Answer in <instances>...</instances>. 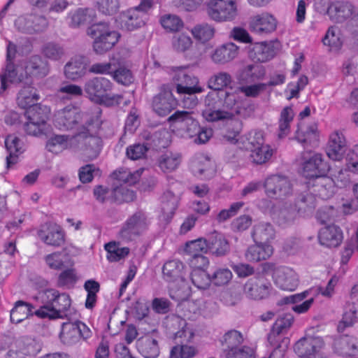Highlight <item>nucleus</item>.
I'll use <instances>...</instances> for the list:
<instances>
[{"label":"nucleus","mask_w":358,"mask_h":358,"mask_svg":"<svg viewBox=\"0 0 358 358\" xmlns=\"http://www.w3.org/2000/svg\"><path fill=\"white\" fill-rule=\"evenodd\" d=\"M231 82V76L226 72H220L208 80V87L213 89L206 97V108L203 117L208 122L232 119L235 115L245 117L247 114L236 101L238 94L231 88L222 90Z\"/></svg>","instance_id":"nucleus-1"},{"label":"nucleus","mask_w":358,"mask_h":358,"mask_svg":"<svg viewBox=\"0 0 358 358\" xmlns=\"http://www.w3.org/2000/svg\"><path fill=\"white\" fill-rule=\"evenodd\" d=\"M79 131L74 136L53 135L45 144L47 150L53 154H59L65 150H83L90 158L97 156L101 147V139L96 136H83Z\"/></svg>","instance_id":"nucleus-2"},{"label":"nucleus","mask_w":358,"mask_h":358,"mask_svg":"<svg viewBox=\"0 0 358 358\" xmlns=\"http://www.w3.org/2000/svg\"><path fill=\"white\" fill-rule=\"evenodd\" d=\"M15 46L9 43L7 46V62L8 64L4 71L0 73L1 86L0 94H2L8 87V83H17L28 80V76L32 74L36 76H45L48 71L45 66H41L43 63L40 57L35 56L31 58L28 64H21L14 67L10 61L15 56Z\"/></svg>","instance_id":"nucleus-3"},{"label":"nucleus","mask_w":358,"mask_h":358,"mask_svg":"<svg viewBox=\"0 0 358 358\" xmlns=\"http://www.w3.org/2000/svg\"><path fill=\"white\" fill-rule=\"evenodd\" d=\"M41 299L44 303L34 314L40 318L55 319L62 317V314L71 306V299L66 294H59L54 289H46L39 293L36 299Z\"/></svg>","instance_id":"nucleus-4"},{"label":"nucleus","mask_w":358,"mask_h":358,"mask_svg":"<svg viewBox=\"0 0 358 358\" xmlns=\"http://www.w3.org/2000/svg\"><path fill=\"white\" fill-rule=\"evenodd\" d=\"M171 75L173 80L178 83L176 86L177 92L188 95L183 101L184 106L194 108L197 103L194 94L203 92V88L198 85L199 79L189 73L187 66L173 68Z\"/></svg>","instance_id":"nucleus-5"},{"label":"nucleus","mask_w":358,"mask_h":358,"mask_svg":"<svg viewBox=\"0 0 358 358\" xmlns=\"http://www.w3.org/2000/svg\"><path fill=\"white\" fill-rule=\"evenodd\" d=\"M301 174L306 178L316 179L317 185L313 192L322 187V180L330 171V165L321 153L305 152L300 163Z\"/></svg>","instance_id":"nucleus-6"},{"label":"nucleus","mask_w":358,"mask_h":358,"mask_svg":"<svg viewBox=\"0 0 358 358\" xmlns=\"http://www.w3.org/2000/svg\"><path fill=\"white\" fill-rule=\"evenodd\" d=\"M112 87L109 80L94 78L85 83V92L92 101L106 106H113L118 105L122 97L119 94H110Z\"/></svg>","instance_id":"nucleus-7"},{"label":"nucleus","mask_w":358,"mask_h":358,"mask_svg":"<svg viewBox=\"0 0 358 358\" xmlns=\"http://www.w3.org/2000/svg\"><path fill=\"white\" fill-rule=\"evenodd\" d=\"M85 114L80 110L72 105H69L55 112L54 124L55 127L62 131H69L76 129L78 133L83 132V136H93L91 129L83 124Z\"/></svg>","instance_id":"nucleus-8"},{"label":"nucleus","mask_w":358,"mask_h":358,"mask_svg":"<svg viewBox=\"0 0 358 358\" xmlns=\"http://www.w3.org/2000/svg\"><path fill=\"white\" fill-rule=\"evenodd\" d=\"M263 271L271 275L275 286L282 290L292 292L299 285L298 273L290 267L277 266L268 262L263 264Z\"/></svg>","instance_id":"nucleus-9"},{"label":"nucleus","mask_w":358,"mask_h":358,"mask_svg":"<svg viewBox=\"0 0 358 358\" xmlns=\"http://www.w3.org/2000/svg\"><path fill=\"white\" fill-rule=\"evenodd\" d=\"M50 112L48 106L41 104L27 108L25 113L27 119L24 125L26 132L32 136L46 134L50 129L48 124Z\"/></svg>","instance_id":"nucleus-10"},{"label":"nucleus","mask_w":358,"mask_h":358,"mask_svg":"<svg viewBox=\"0 0 358 358\" xmlns=\"http://www.w3.org/2000/svg\"><path fill=\"white\" fill-rule=\"evenodd\" d=\"M88 34L94 38L93 48L96 52L103 53L110 50L118 41L120 35L112 30L107 23L94 24Z\"/></svg>","instance_id":"nucleus-11"},{"label":"nucleus","mask_w":358,"mask_h":358,"mask_svg":"<svg viewBox=\"0 0 358 358\" xmlns=\"http://www.w3.org/2000/svg\"><path fill=\"white\" fill-rule=\"evenodd\" d=\"M233 117L232 118H234ZM235 124L234 128L228 129L224 138L231 143L237 144L241 148L248 149L250 146L256 147L264 145V134L263 131L252 129L248 134L238 138L242 129V123L240 120L231 119Z\"/></svg>","instance_id":"nucleus-12"},{"label":"nucleus","mask_w":358,"mask_h":358,"mask_svg":"<svg viewBox=\"0 0 358 358\" xmlns=\"http://www.w3.org/2000/svg\"><path fill=\"white\" fill-rule=\"evenodd\" d=\"M314 331V328L308 329L305 336L295 343L294 352L299 358H322L324 342Z\"/></svg>","instance_id":"nucleus-13"},{"label":"nucleus","mask_w":358,"mask_h":358,"mask_svg":"<svg viewBox=\"0 0 358 358\" xmlns=\"http://www.w3.org/2000/svg\"><path fill=\"white\" fill-rule=\"evenodd\" d=\"M206 13L210 19L216 22H230L238 13L236 0H208L206 2Z\"/></svg>","instance_id":"nucleus-14"},{"label":"nucleus","mask_w":358,"mask_h":358,"mask_svg":"<svg viewBox=\"0 0 358 358\" xmlns=\"http://www.w3.org/2000/svg\"><path fill=\"white\" fill-rule=\"evenodd\" d=\"M169 120L171 122V127L176 134L185 138L194 140L200 125L191 115L186 111H178L171 115Z\"/></svg>","instance_id":"nucleus-15"},{"label":"nucleus","mask_w":358,"mask_h":358,"mask_svg":"<svg viewBox=\"0 0 358 358\" xmlns=\"http://www.w3.org/2000/svg\"><path fill=\"white\" fill-rule=\"evenodd\" d=\"M92 335V331L83 322H65L62 324L59 338L63 343L72 345L78 343L80 338L86 340Z\"/></svg>","instance_id":"nucleus-16"},{"label":"nucleus","mask_w":358,"mask_h":358,"mask_svg":"<svg viewBox=\"0 0 358 358\" xmlns=\"http://www.w3.org/2000/svg\"><path fill=\"white\" fill-rule=\"evenodd\" d=\"M266 195L277 199H283L292 194V186L288 178L274 175L268 177L264 182Z\"/></svg>","instance_id":"nucleus-17"},{"label":"nucleus","mask_w":358,"mask_h":358,"mask_svg":"<svg viewBox=\"0 0 358 358\" xmlns=\"http://www.w3.org/2000/svg\"><path fill=\"white\" fill-rule=\"evenodd\" d=\"M350 181V176L347 167L339 169L335 172L331 178L326 177L322 180V187L315 190L317 195L326 199L331 196L335 192V187H342L346 185Z\"/></svg>","instance_id":"nucleus-18"},{"label":"nucleus","mask_w":358,"mask_h":358,"mask_svg":"<svg viewBox=\"0 0 358 358\" xmlns=\"http://www.w3.org/2000/svg\"><path fill=\"white\" fill-rule=\"evenodd\" d=\"M347 141L341 131H334L329 136L326 153L330 159L341 161L348 152Z\"/></svg>","instance_id":"nucleus-19"},{"label":"nucleus","mask_w":358,"mask_h":358,"mask_svg":"<svg viewBox=\"0 0 358 358\" xmlns=\"http://www.w3.org/2000/svg\"><path fill=\"white\" fill-rule=\"evenodd\" d=\"M148 226V220L144 213H137L129 217L122 227L119 237L123 241H131Z\"/></svg>","instance_id":"nucleus-20"},{"label":"nucleus","mask_w":358,"mask_h":358,"mask_svg":"<svg viewBox=\"0 0 358 358\" xmlns=\"http://www.w3.org/2000/svg\"><path fill=\"white\" fill-rule=\"evenodd\" d=\"M313 288L302 292L288 296L284 299L287 304H290L291 309L298 315L306 313L312 307L315 295L313 294Z\"/></svg>","instance_id":"nucleus-21"},{"label":"nucleus","mask_w":358,"mask_h":358,"mask_svg":"<svg viewBox=\"0 0 358 358\" xmlns=\"http://www.w3.org/2000/svg\"><path fill=\"white\" fill-rule=\"evenodd\" d=\"M343 238V230L336 224H329L322 227L317 234L319 243L328 248L340 246Z\"/></svg>","instance_id":"nucleus-22"},{"label":"nucleus","mask_w":358,"mask_h":358,"mask_svg":"<svg viewBox=\"0 0 358 358\" xmlns=\"http://www.w3.org/2000/svg\"><path fill=\"white\" fill-rule=\"evenodd\" d=\"M272 290L269 282L262 278H250L244 285L243 292L249 299L261 300L267 298Z\"/></svg>","instance_id":"nucleus-23"},{"label":"nucleus","mask_w":358,"mask_h":358,"mask_svg":"<svg viewBox=\"0 0 358 358\" xmlns=\"http://www.w3.org/2000/svg\"><path fill=\"white\" fill-rule=\"evenodd\" d=\"M299 210H297L296 205L291 203H285L278 208H272L271 214L273 220L277 224L285 227L294 224Z\"/></svg>","instance_id":"nucleus-24"},{"label":"nucleus","mask_w":358,"mask_h":358,"mask_svg":"<svg viewBox=\"0 0 358 358\" xmlns=\"http://www.w3.org/2000/svg\"><path fill=\"white\" fill-rule=\"evenodd\" d=\"M248 48L250 58L259 62L269 61L277 52L275 44L272 42L250 43Z\"/></svg>","instance_id":"nucleus-25"},{"label":"nucleus","mask_w":358,"mask_h":358,"mask_svg":"<svg viewBox=\"0 0 358 358\" xmlns=\"http://www.w3.org/2000/svg\"><path fill=\"white\" fill-rule=\"evenodd\" d=\"M177 106V101L171 90L164 88L153 98L152 108L160 116H166Z\"/></svg>","instance_id":"nucleus-26"},{"label":"nucleus","mask_w":358,"mask_h":358,"mask_svg":"<svg viewBox=\"0 0 358 358\" xmlns=\"http://www.w3.org/2000/svg\"><path fill=\"white\" fill-rule=\"evenodd\" d=\"M278 21L271 14L264 12L252 17L250 21L251 29L259 34H268L276 29Z\"/></svg>","instance_id":"nucleus-27"},{"label":"nucleus","mask_w":358,"mask_h":358,"mask_svg":"<svg viewBox=\"0 0 358 358\" xmlns=\"http://www.w3.org/2000/svg\"><path fill=\"white\" fill-rule=\"evenodd\" d=\"M238 53V46L229 42L216 47L210 54V59L215 64H225L236 59Z\"/></svg>","instance_id":"nucleus-28"},{"label":"nucleus","mask_w":358,"mask_h":358,"mask_svg":"<svg viewBox=\"0 0 358 358\" xmlns=\"http://www.w3.org/2000/svg\"><path fill=\"white\" fill-rule=\"evenodd\" d=\"M5 145L9 153L6 157V166L10 169L18 162L19 157L25 151V145L19 137L10 134L6 138Z\"/></svg>","instance_id":"nucleus-29"},{"label":"nucleus","mask_w":358,"mask_h":358,"mask_svg":"<svg viewBox=\"0 0 358 358\" xmlns=\"http://www.w3.org/2000/svg\"><path fill=\"white\" fill-rule=\"evenodd\" d=\"M38 236L45 243L52 246H60L64 242V233L57 224L43 226L38 231Z\"/></svg>","instance_id":"nucleus-30"},{"label":"nucleus","mask_w":358,"mask_h":358,"mask_svg":"<svg viewBox=\"0 0 358 358\" xmlns=\"http://www.w3.org/2000/svg\"><path fill=\"white\" fill-rule=\"evenodd\" d=\"M191 169L196 176L203 178H209L215 173L214 163L203 154H198L194 157L191 162Z\"/></svg>","instance_id":"nucleus-31"},{"label":"nucleus","mask_w":358,"mask_h":358,"mask_svg":"<svg viewBox=\"0 0 358 358\" xmlns=\"http://www.w3.org/2000/svg\"><path fill=\"white\" fill-rule=\"evenodd\" d=\"M334 350L344 358L355 356L358 354V340L352 336H341L335 340Z\"/></svg>","instance_id":"nucleus-32"},{"label":"nucleus","mask_w":358,"mask_h":358,"mask_svg":"<svg viewBox=\"0 0 358 358\" xmlns=\"http://www.w3.org/2000/svg\"><path fill=\"white\" fill-rule=\"evenodd\" d=\"M296 138L302 143H306L313 146L316 145L320 139L318 124L315 122H313L306 125H299L296 134Z\"/></svg>","instance_id":"nucleus-33"},{"label":"nucleus","mask_w":358,"mask_h":358,"mask_svg":"<svg viewBox=\"0 0 358 358\" xmlns=\"http://www.w3.org/2000/svg\"><path fill=\"white\" fill-rule=\"evenodd\" d=\"M117 22L121 28L129 31L141 27L145 24V20L141 14L138 13V9L134 8L121 13Z\"/></svg>","instance_id":"nucleus-34"},{"label":"nucleus","mask_w":358,"mask_h":358,"mask_svg":"<svg viewBox=\"0 0 358 358\" xmlns=\"http://www.w3.org/2000/svg\"><path fill=\"white\" fill-rule=\"evenodd\" d=\"M185 266L182 262L173 259L166 262L163 266V275L166 280L169 282H183L185 275Z\"/></svg>","instance_id":"nucleus-35"},{"label":"nucleus","mask_w":358,"mask_h":358,"mask_svg":"<svg viewBox=\"0 0 358 358\" xmlns=\"http://www.w3.org/2000/svg\"><path fill=\"white\" fill-rule=\"evenodd\" d=\"M47 25L48 21L43 17H20L15 21V26L19 29L30 34L42 31Z\"/></svg>","instance_id":"nucleus-36"},{"label":"nucleus","mask_w":358,"mask_h":358,"mask_svg":"<svg viewBox=\"0 0 358 358\" xmlns=\"http://www.w3.org/2000/svg\"><path fill=\"white\" fill-rule=\"evenodd\" d=\"M266 74L265 69L263 66L258 64H249L243 67L238 74L239 80L250 83L262 80Z\"/></svg>","instance_id":"nucleus-37"},{"label":"nucleus","mask_w":358,"mask_h":358,"mask_svg":"<svg viewBox=\"0 0 358 358\" xmlns=\"http://www.w3.org/2000/svg\"><path fill=\"white\" fill-rule=\"evenodd\" d=\"M40 99L36 90L30 85L24 86L18 93L17 103L22 108H29L35 106Z\"/></svg>","instance_id":"nucleus-38"},{"label":"nucleus","mask_w":358,"mask_h":358,"mask_svg":"<svg viewBox=\"0 0 358 358\" xmlns=\"http://www.w3.org/2000/svg\"><path fill=\"white\" fill-rule=\"evenodd\" d=\"M137 348L145 358H157L159 354L157 341L149 336L140 338L137 342Z\"/></svg>","instance_id":"nucleus-39"},{"label":"nucleus","mask_w":358,"mask_h":358,"mask_svg":"<svg viewBox=\"0 0 358 358\" xmlns=\"http://www.w3.org/2000/svg\"><path fill=\"white\" fill-rule=\"evenodd\" d=\"M190 32L196 41L204 44L213 38L215 29L213 25L203 22L194 26Z\"/></svg>","instance_id":"nucleus-40"},{"label":"nucleus","mask_w":358,"mask_h":358,"mask_svg":"<svg viewBox=\"0 0 358 358\" xmlns=\"http://www.w3.org/2000/svg\"><path fill=\"white\" fill-rule=\"evenodd\" d=\"M323 44L328 46L331 51L339 50L343 43V36L341 29L336 26L330 27L322 39Z\"/></svg>","instance_id":"nucleus-41"},{"label":"nucleus","mask_w":358,"mask_h":358,"mask_svg":"<svg viewBox=\"0 0 358 358\" xmlns=\"http://www.w3.org/2000/svg\"><path fill=\"white\" fill-rule=\"evenodd\" d=\"M45 262L50 268L55 270L73 265V261L64 252H57L46 255Z\"/></svg>","instance_id":"nucleus-42"},{"label":"nucleus","mask_w":358,"mask_h":358,"mask_svg":"<svg viewBox=\"0 0 358 358\" xmlns=\"http://www.w3.org/2000/svg\"><path fill=\"white\" fill-rule=\"evenodd\" d=\"M107 252V259L110 262H119L126 258L129 254V248L122 246L120 242L111 241L104 246Z\"/></svg>","instance_id":"nucleus-43"},{"label":"nucleus","mask_w":358,"mask_h":358,"mask_svg":"<svg viewBox=\"0 0 358 358\" xmlns=\"http://www.w3.org/2000/svg\"><path fill=\"white\" fill-rule=\"evenodd\" d=\"M294 317L290 314L279 317L273 324L271 333L268 336V341L273 346L276 343V336L287 331L292 324Z\"/></svg>","instance_id":"nucleus-44"},{"label":"nucleus","mask_w":358,"mask_h":358,"mask_svg":"<svg viewBox=\"0 0 358 358\" xmlns=\"http://www.w3.org/2000/svg\"><path fill=\"white\" fill-rule=\"evenodd\" d=\"M85 66L84 58L78 56L67 63L64 68V73L67 78L76 80L85 74Z\"/></svg>","instance_id":"nucleus-45"},{"label":"nucleus","mask_w":358,"mask_h":358,"mask_svg":"<svg viewBox=\"0 0 358 358\" xmlns=\"http://www.w3.org/2000/svg\"><path fill=\"white\" fill-rule=\"evenodd\" d=\"M275 231L268 223H260L254 228L252 237L256 243H269L274 238Z\"/></svg>","instance_id":"nucleus-46"},{"label":"nucleus","mask_w":358,"mask_h":358,"mask_svg":"<svg viewBox=\"0 0 358 358\" xmlns=\"http://www.w3.org/2000/svg\"><path fill=\"white\" fill-rule=\"evenodd\" d=\"M33 309L31 304L18 301L10 311V320L13 323H20L33 315Z\"/></svg>","instance_id":"nucleus-47"},{"label":"nucleus","mask_w":358,"mask_h":358,"mask_svg":"<svg viewBox=\"0 0 358 358\" xmlns=\"http://www.w3.org/2000/svg\"><path fill=\"white\" fill-rule=\"evenodd\" d=\"M165 198L167 199L163 201L159 219L163 223H168L172 219L178 207V198L170 192L166 194Z\"/></svg>","instance_id":"nucleus-48"},{"label":"nucleus","mask_w":358,"mask_h":358,"mask_svg":"<svg viewBox=\"0 0 358 358\" xmlns=\"http://www.w3.org/2000/svg\"><path fill=\"white\" fill-rule=\"evenodd\" d=\"M95 13L91 8H79L70 13L69 24L71 27H77L84 23L92 22L94 18Z\"/></svg>","instance_id":"nucleus-49"},{"label":"nucleus","mask_w":358,"mask_h":358,"mask_svg":"<svg viewBox=\"0 0 358 358\" xmlns=\"http://www.w3.org/2000/svg\"><path fill=\"white\" fill-rule=\"evenodd\" d=\"M193 45L191 36L185 32L175 34L171 39V47L178 53H185L189 50Z\"/></svg>","instance_id":"nucleus-50"},{"label":"nucleus","mask_w":358,"mask_h":358,"mask_svg":"<svg viewBox=\"0 0 358 358\" xmlns=\"http://www.w3.org/2000/svg\"><path fill=\"white\" fill-rule=\"evenodd\" d=\"M274 153V150L268 144L254 147L250 159L254 164H263L268 162Z\"/></svg>","instance_id":"nucleus-51"},{"label":"nucleus","mask_w":358,"mask_h":358,"mask_svg":"<svg viewBox=\"0 0 358 358\" xmlns=\"http://www.w3.org/2000/svg\"><path fill=\"white\" fill-rule=\"evenodd\" d=\"M329 14L336 22H341L344 20L351 17L352 14V9L351 5L338 2L332 4L329 8Z\"/></svg>","instance_id":"nucleus-52"},{"label":"nucleus","mask_w":358,"mask_h":358,"mask_svg":"<svg viewBox=\"0 0 358 358\" xmlns=\"http://www.w3.org/2000/svg\"><path fill=\"white\" fill-rule=\"evenodd\" d=\"M208 243L203 238H198L186 243L184 252L191 258L206 253L208 250Z\"/></svg>","instance_id":"nucleus-53"},{"label":"nucleus","mask_w":358,"mask_h":358,"mask_svg":"<svg viewBox=\"0 0 358 358\" xmlns=\"http://www.w3.org/2000/svg\"><path fill=\"white\" fill-rule=\"evenodd\" d=\"M208 243L209 248L213 253L217 255H224L229 250V246L227 241L226 240L224 235L215 232L213 233L210 238Z\"/></svg>","instance_id":"nucleus-54"},{"label":"nucleus","mask_w":358,"mask_h":358,"mask_svg":"<svg viewBox=\"0 0 358 358\" xmlns=\"http://www.w3.org/2000/svg\"><path fill=\"white\" fill-rule=\"evenodd\" d=\"M358 319V308L355 303H348L345 306L342 320L338 325L339 331H343L345 327L353 325Z\"/></svg>","instance_id":"nucleus-55"},{"label":"nucleus","mask_w":358,"mask_h":358,"mask_svg":"<svg viewBox=\"0 0 358 358\" xmlns=\"http://www.w3.org/2000/svg\"><path fill=\"white\" fill-rule=\"evenodd\" d=\"M243 337L241 332L236 330H231L227 332L221 340L224 356L226 350L238 348V345L242 343Z\"/></svg>","instance_id":"nucleus-56"},{"label":"nucleus","mask_w":358,"mask_h":358,"mask_svg":"<svg viewBox=\"0 0 358 358\" xmlns=\"http://www.w3.org/2000/svg\"><path fill=\"white\" fill-rule=\"evenodd\" d=\"M266 85L264 83H258L254 84L251 85H248L245 87H241L238 90H235L237 92L238 96L236 97V101L238 103L239 106L242 108V110L247 114V116L245 117H248L249 116V113L247 110V108L245 107V104L240 101V93H243L246 96H252L255 97L259 94L260 92L265 90Z\"/></svg>","instance_id":"nucleus-57"},{"label":"nucleus","mask_w":358,"mask_h":358,"mask_svg":"<svg viewBox=\"0 0 358 358\" xmlns=\"http://www.w3.org/2000/svg\"><path fill=\"white\" fill-rule=\"evenodd\" d=\"M181 161V156L178 153L167 152L164 155L159 162V166L164 172H171L176 170Z\"/></svg>","instance_id":"nucleus-58"},{"label":"nucleus","mask_w":358,"mask_h":358,"mask_svg":"<svg viewBox=\"0 0 358 358\" xmlns=\"http://www.w3.org/2000/svg\"><path fill=\"white\" fill-rule=\"evenodd\" d=\"M258 249V245H252L250 246L246 253L245 258L249 262H259L262 260H265L269 258L273 252V247L271 245H266L264 248L262 249V253L257 252Z\"/></svg>","instance_id":"nucleus-59"},{"label":"nucleus","mask_w":358,"mask_h":358,"mask_svg":"<svg viewBox=\"0 0 358 358\" xmlns=\"http://www.w3.org/2000/svg\"><path fill=\"white\" fill-rule=\"evenodd\" d=\"M160 23L167 31H178L183 27L184 23L178 15L166 14L161 17Z\"/></svg>","instance_id":"nucleus-60"},{"label":"nucleus","mask_w":358,"mask_h":358,"mask_svg":"<svg viewBox=\"0 0 358 358\" xmlns=\"http://www.w3.org/2000/svg\"><path fill=\"white\" fill-rule=\"evenodd\" d=\"M191 280L198 289H206L210 285L212 278L206 271L197 269L191 272Z\"/></svg>","instance_id":"nucleus-61"},{"label":"nucleus","mask_w":358,"mask_h":358,"mask_svg":"<svg viewBox=\"0 0 358 358\" xmlns=\"http://www.w3.org/2000/svg\"><path fill=\"white\" fill-rule=\"evenodd\" d=\"M197 351L195 347L187 345L174 346L171 350V358H192Z\"/></svg>","instance_id":"nucleus-62"},{"label":"nucleus","mask_w":358,"mask_h":358,"mask_svg":"<svg viewBox=\"0 0 358 358\" xmlns=\"http://www.w3.org/2000/svg\"><path fill=\"white\" fill-rule=\"evenodd\" d=\"M142 170H137L131 173L127 169H120L115 171L113 175L117 180L131 185L134 184L139 179Z\"/></svg>","instance_id":"nucleus-63"},{"label":"nucleus","mask_w":358,"mask_h":358,"mask_svg":"<svg viewBox=\"0 0 358 358\" xmlns=\"http://www.w3.org/2000/svg\"><path fill=\"white\" fill-rule=\"evenodd\" d=\"M346 155L345 166L349 172L358 173V145L349 150Z\"/></svg>","instance_id":"nucleus-64"}]
</instances>
